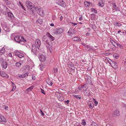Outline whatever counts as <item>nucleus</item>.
Here are the masks:
<instances>
[{"label": "nucleus", "mask_w": 126, "mask_h": 126, "mask_svg": "<svg viewBox=\"0 0 126 126\" xmlns=\"http://www.w3.org/2000/svg\"><path fill=\"white\" fill-rule=\"evenodd\" d=\"M55 1L56 3L58 5L63 7H66V3L63 0H55Z\"/></svg>", "instance_id": "1"}, {"label": "nucleus", "mask_w": 126, "mask_h": 126, "mask_svg": "<svg viewBox=\"0 0 126 126\" xmlns=\"http://www.w3.org/2000/svg\"><path fill=\"white\" fill-rule=\"evenodd\" d=\"M34 10H35L40 16H44V13L43 11L41 9L37 7H35L34 9Z\"/></svg>", "instance_id": "2"}, {"label": "nucleus", "mask_w": 126, "mask_h": 126, "mask_svg": "<svg viewBox=\"0 0 126 126\" xmlns=\"http://www.w3.org/2000/svg\"><path fill=\"white\" fill-rule=\"evenodd\" d=\"M2 60L1 61L0 60V63H1V66L3 69H6L8 65V63L6 61H4V60L3 59H0V60Z\"/></svg>", "instance_id": "3"}, {"label": "nucleus", "mask_w": 126, "mask_h": 126, "mask_svg": "<svg viewBox=\"0 0 126 126\" xmlns=\"http://www.w3.org/2000/svg\"><path fill=\"white\" fill-rule=\"evenodd\" d=\"M26 4L27 6L29 9H32V8L33 7L34 8L35 7L32 3L29 1H27Z\"/></svg>", "instance_id": "4"}, {"label": "nucleus", "mask_w": 126, "mask_h": 126, "mask_svg": "<svg viewBox=\"0 0 126 126\" xmlns=\"http://www.w3.org/2000/svg\"><path fill=\"white\" fill-rule=\"evenodd\" d=\"M63 31V29L61 28H58L55 30L54 33L55 34H59L62 33Z\"/></svg>", "instance_id": "5"}, {"label": "nucleus", "mask_w": 126, "mask_h": 126, "mask_svg": "<svg viewBox=\"0 0 126 126\" xmlns=\"http://www.w3.org/2000/svg\"><path fill=\"white\" fill-rule=\"evenodd\" d=\"M5 9H7V12L8 16L11 19H13L14 18V16L12 13L9 12V10L6 7L4 8Z\"/></svg>", "instance_id": "6"}, {"label": "nucleus", "mask_w": 126, "mask_h": 126, "mask_svg": "<svg viewBox=\"0 0 126 126\" xmlns=\"http://www.w3.org/2000/svg\"><path fill=\"white\" fill-rule=\"evenodd\" d=\"M88 88L87 84H84L83 86H79L78 88L80 90L85 91Z\"/></svg>", "instance_id": "7"}, {"label": "nucleus", "mask_w": 126, "mask_h": 126, "mask_svg": "<svg viewBox=\"0 0 126 126\" xmlns=\"http://www.w3.org/2000/svg\"><path fill=\"white\" fill-rule=\"evenodd\" d=\"M15 54L16 56H18L20 58L24 57V55L21 52L17 51L15 52Z\"/></svg>", "instance_id": "8"}, {"label": "nucleus", "mask_w": 126, "mask_h": 126, "mask_svg": "<svg viewBox=\"0 0 126 126\" xmlns=\"http://www.w3.org/2000/svg\"><path fill=\"white\" fill-rule=\"evenodd\" d=\"M109 63L111 66L114 68H116L117 67V63L114 61H111L110 62H109Z\"/></svg>", "instance_id": "9"}, {"label": "nucleus", "mask_w": 126, "mask_h": 126, "mask_svg": "<svg viewBox=\"0 0 126 126\" xmlns=\"http://www.w3.org/2000/svg\"><path fill=\"white\" fill-rule=\"evenodd\" d=\"M38 57L40 59V61L42 62L45 61L46 59L45 56L43 55H39Z\"/></svg>", "instance_id": "10"}, {"label": "nucleus", "mask_w": 126, "mask_h": 126, "mask_svg": "<svg viewBox=\"0 0 126 126\" xmlns=\"http://www.w3.org/2000/svg\"><path fill=\"white\" fill-rule=\"evenodd\" d=\"M35 44L37 47L38 49L41 45V41L40 40L38 39H36L35 41Z\"/></svg>", "instance_id": "11"}, {"label": "nucleus", "mask_w": 126, "mask_h": 126, "mask_svg": "<svg viewBox=\"0 0 126 126\" xmlns=\"http://www.w3.org/2000/svg\"><path fill=\"white\" fill-rule=\"evenodd\" d=\"M57 97L59 101H62L64 99L63 96L62 94L61 93H59V94L57 95Z\"/></svg>", "instance_id": "12"}, {"label": "nucleus", "mask_w": 126, "mask_h": 126, "mask_svg": "<svg viewBox=\"0 0 126 126\" xmlns=\"http://www.w3.org/2000/svg\"><path fill=\"white\" fill-rule=\"evenodd\" d=\"M120 115L119 110H116L114 111V113L112 114V116L114 117H116L119 116Z\"/></svg>", "instance_id": "13"}, {"label": "nucleus", "mask_w": 126, "mask_h": 126, "mask_svg": "<svg viewBox=\"0 0 126 126\" xmlns=\"http://www.w3.org/2000/svg\"><path fill=\"white\" fill-rule=\"evenodd\" d=\"M31 51L32 52H33L34 54L36 55V53L37 52V49L36 47L34 45L32 46Z\"/></svg>", "instance_id": "14"}, {"label": "nucleus", "mask_w": 126, "mask_h": 126, "mask_svg": "<svg viewBox=\"0 0 126 126\" xmlns=\"http://www.w3.org/2000/svg\"><path fill=\"white\" fill-rule=\"evenodd\" d=\"M46 34L48 37L49 38L50 40L51 41H54V38L50 34L49 32H47Z\"/></svg>", "instance_id": "15"}, {"label": "nucleus", "mask_w": 126, "mask_h": 126, "mask_svg": "<svg viewBox=\"0 0 126 126\" xmlns=\"http://www.w3.org/2000/svg\"><path fill=\"white\" fill-rule=\"evenodd\" d=\"M6 120L4 117L1 115L0 114V122H6Z\"/></svg>", "instance_id": "16"}, {"label": "nucleus", "mask_w": 126, "mask_h": 126, "mask_svg": "<svg viewBox=\"0 0 126 126\" xmlns=\"http://www.w3.org/2000/svg\"><path fill=\"white\" fill-rule=\"evenodd\" d=\"M20 36H17L16 37L14 38L15 40L18 43L20 42Z\"/></svg>", "instance_id": "17"}, {"label": "nucleus", "mask_w": 126, "mask_h": 126, "mask_svg": "<svg viewBox=\"0 0 126 126\" xmlns=\"http://www.w3.org/2000/svg\"><path fill=\"white\" fill-rule=\"evenodd\" d=\"M88 105L89 108L91 109H92L94 106V104L93 102H89L88 103Z\"/></svg>", "instance_id": "18"}, {"label": "nucleus", "mask_w": 126, "mask_h": 126, "mask_svg": "<svg viewBox=\"0 0 126 126\" xmlns=\"http://www.w3.org/2000/svg\"><path fill=\"white\" fill-rule=\"evenodd\" d=\"M104 1L101 0L99 2L98 4L99 6L102 7L104 6Z\"/></svg>", "instance_id": "19"}, {"label": "nucleus", "mask_w": 126, "mask_h": 126, "mask_svg": "<svg viewBox=\"0 0 126 126\" xmlns=\"http://www.w3.org/2000/svg\"><path fill=\"white\" fill-rule=\"evenodd\" d=\"M110 42L114 47H117L118 43H116L115 41L113 40H111Z\"/></svg>", "instance_id": "20"}, {"label": "nucleus", "mask_w": 126, "mask_h": 126, "mask_svg": "<svg viewBox=\"0 0 126 126\" xmlns=\"http://www.w3.org/2000/svg\"><path fill=\"white\" fill-rule=\"evenodd\" d=\"M47 50L48 51H49L51 52L52 51V49L51 46L49 45H47Z\"/></svg>", "instance_id": "21"}, {"label": "nucleus", "mask_w": 126, "mask_h": 126, "mask_svg": "<svg viewBox=\"0 0 126 126\" xmlns=\"http://www.w3.org/2000/svg\"><path fill=\"white\" fill-rule=\"evenodd\" d=\"M47 83L49 85L51 86L53 84V83L51 82V81L50 80L49 78H48L47 80Z\"/></svg>", "instance_id": "22"}, {"label": "nucleus", "mask_w": 126, "mask_h": 126, "mask_svg": "<svg viewBox=\"0 0 126 126\" xmlns=\"http://www.w3.org/2000/svg\"><path fill=\"white\" fill-rule=\"evenodd\" d=\"M28 73H26L24 74L19 75L18 76L19 77L24 78L25 77L27 76H28Z\"/></svg>", "instance_id": "23"}, {"label": "nucleus", "mask_w": 126, "mask_h": 126, "mask_svg": "<svg viewBox=\"0 0 126 126\" xmlns=\"http://www.w3.org/2000/svg\"><path fill=\"white\" fill-rule=\"evenodd\" d=\"M72 40L74 41H79L80 39L78 37H75L72 38Z\"/></svg>", "instance_id": "24"}, {"label": "nucleus", "mask_w": 126, "mask_h": 126, "mask_svg": "<svg viewBox=\"0 0 126 126\" xmlns=\"http://www.w3.org/2000/svg\"><path fill=\"white\" fill-rule=\"evenodd\" d=\"M36 23L37 24H41L43 22V20L41 19H38L36 21Z\"/></svg>", "instance_id": "25"}, {"label": "nucleus", "mask_w": 126, "mask_h": 126, "mask_svg": "<svg viewBox=\"0 0 126 126\" xmlns=\"http://www.w3.org/2000/svg\"><path fill=\"white\" fill-rule=\"evenodd\" d=\"M7 33L5 32H3L2 33H1V35L3 37H6L8 36V35L7 34Z\"/></svg>", "instance_id": "26"}, {"label": "nucleus", "mask_w": 126, "mask_h": 126, "mask_svg": "<svg viewBox=\"0 0 126 126\" xmlns=\"http://www.w3.org/2000/svg\"><path fill=\"white\" fill-rule=\"evenodd\" d=\"M5 52V50L4 48H3L1 50H0V55L3 54Z\"/></svg>", "instance_id": "27"}, {"label": "nucleus", "mask_w": 126, "mask_h": 126, "mask_svg": "<svg viewBox=\"0 0 126 126\" xmlns=\"http://www.w3.org/2000/svg\"><path fill=\"white\" fill-rule=\"evenodd\" d=\"M113 57L116 59H118L119 57V55L117 53H115L113 55Z\"/></svg>", "instance_id": "28"}, {"label": "nucleus", "mask_w": 126, "mask_h": 126, "mask_svg": "<svg viewBox=\"0 0 126 126\" xmlns=\"http://www.w3.org/2000/svg\"><path fill=\"white\" fill-rule=\"evenodd\" d=\"M90 4H91L92 3L88 1H85L84 2L85 6L87 7H88L90 5Z\"/></svg>", "instance_id": "29"}, {"label": "nucleus", "mask_w": 126, "mask_h": 126, "mask_svg": "<svg viewBox=\"0 0 126 126\" xmlns=\"http://www.w3.org/2000/svg\"><path fill=\"white\" fill-rule=\"evenodd\" d=\"M22 64V63L20 62H16V63L15 65L16 67H20Z\"/></svg>", "instance_id": "30"}, {"label": "nucleus", "mask_w": 126, "mask_h": 126, "mask_svg": "<svg viewBox=\"0 0 126 126\" xmlns=\"http://www.w3.org/2000/svg\"><path fill=\"white\" fill-rule=\"evenodd\" d=\"M114 10L115 11L117 10V7L115 3H113L112 4Z\"/></svg>", "instance_id": "31"}, {"label": "nucleus", "mask_w": 126, "mask_h": 126, "mask_svg": "<svg viewBox=\"0 0 126 126\" xmlns=\"http://www.w3.org/2000/svg\"><path fill=\"white\" fill-rule=\"evenodd\" d=\"M90 126H98L96 123L94 122H93Z\"/></svg>", "instance_id": "32"}, {"label": "nucleus", "mask_w": 126, "mask_h": 126, "mask_svg": "<svg viewBox=\"0 0 126 126\" xmlns=\"http://www.w3.org/2000/svg\"><path fill=\"white\" fill-rule=\"evenodd\" d=\"M114 24L116 26H120L122 25L121 24L118 23L117 22H114Z\"/></svg>", "instance_id": "33"}, {"label": "nucleus", "mask_w": 126, "mask_h": 126, "mask_svg": "<svg viewBox=\"0 0 126 126\" xmlns=\"http://www.w3.org/2000/svg\"><path fill=\"white\" fill-rule=\"evenodd\" d=\"M20 42L22 41L24 42H25L26 41V40L21 36H20Z\"/></svg>", "instance_id": "34"}, {"label": "nucleus", "mask_w": 126, "mask_h": 126, "mask_svg": "<svg viewBox=\"0 0 126 126\" xmlns=\"http://www.w3.org/2000/svg\"><path fill=\"white\" fill-rule=\"evenodd\" d=\"M19 6H21L22 7V8L24 10L25 9V7L24 6L23 4L21 3V2L20 1H19Z\"/></svg>", "instance_id": "35"}, {"label": "nucleus", "mask_w": 126, "mask_h": 126, "mask_svg": "<svg viewBox=\"0 0 126 126\" xmlns=\"http://www.w3.org/2000/svg\"><path fill=\"white\" fill-rule=\"evenodd\" d=\"M82 122L81 124L84 126H85L86 125V123L85 120L83 119L82 121Z\"/></svg>", "instance_id": "36"}, {"label": "nucleus", "mask_w": 126, "mask_h": 126, "mask_svg": "<svg viewBox=\"0 0 126 126\" xmlns=\"http://www.w3.org/2000/svg\"><path fill=\"white\" fill-rule=\"evenodd\" d=\"M33 86H32L28 88L27 89V90L29 92L31 90H32L33 89Z\"/></svg>", "instance_id": "37"}, {"label": "nucleus", "mask_w": 126, "mask_h": 126, "mask_svg": "<svg viewBox=\"0 0 126 126\" xmlns=\"http://www.w3.org/2000/svg\"><path fill=\"white\" fill-rule=\"evenodd\" d=\"M91 10L92 12H93L94 13H97V11L96 10H95L94 8H91Z\"/></svg>", "instance_id": "38"}, {"label": "nucleus", "mask_w": 126, "mask_h": 126, "mask_svg": "<svg viewBox=\"0 0 126 126\" xmlns=\"http://www.w3.org/2000/svg\"><path fill=\"white\" fill-rule=\"evenodd\" d=\"M73 96L76 98L77 99H80L81 98V97L80 96H78V95H73Z\"/></svg>", "instance_id": "39"}, {"label": "nucleus", "mask_w": 126, "mask_h": 126, "mask_svg": "<svg viewBox=\"0 0 126 126\" xmlns=\"http://www.w3.org/2000/svg\"><path fill=\"white\" fill-rule=\"evenodd\" d=\"M12 85H13V88L11 90V91H13L15 90L16 87L15 86H14V85H15L14 83H12Z\"/></svg>", "instance_id": "40"}, {"label": "nucleus", "mask_w": 126, "mask_h": 126, "mask_svg": "<svg viewBox=\"0 0 126 126\" xmlns=\"http://www.w3.org/2000/svg\"><path fill=\"white\" fill-rule=\"evenodd\" d=\"M93 99L94 101V103L95 105L96 106V105H97L98 103L96 101V100L94 99L93 98Z\"/></svg>", "instance_id": "41"}, {"label": "nucleus", "mask_w": 126, "mask_h": 126, "mask_svg": "<svg viewBox=\"0 0 126 126\" xmlns=\"http://www.w3.org/2000/svg\"><path fill=\"white\" fill-rule=\"evenodd\" d=\"M90 94V92L89 90H88L86 91V95H87L88 96Z\"/></svg>", "instance_id": "42"}, {"label": "nucleus", "mask_w": 126, "mask_h": 126, "mask_svg": "<svg viewBox=\"0 0 126 126\" xmlns=\"http://www.w3.org/2000/svg\"><path fill=\"white\" fill-rule=\"evenodd\" d=\"M3 109H5L7 110L8 109V107L6 106H3Z\"/></svg>", "instance_id": "43"}, {"label": "nucleus", "mask_w": 126, "mask_h": 126, "mask_svg": "<svg viewBox=\"0 0 126 126\" xmlns=\"http://www.w3.org/2000/svg\"><path fill=\"white\" fill-rule=\"evenodd\" d=\"M69 100H67L66 101H64V102L65 104H66V105L68 104L69 103Z\"/></svg>", "instance_id": "44"}, {"label": "nucleus", "mask_w": 126, "mask_h": 126, "mask_svg": "<svg viewBox=\"0 0 126 126\" xmlns=\"http://www.w3.org/2000/svg\"><path fill=\"white\" fill-rule=\"evenodd\" d=\"M42 67H43V65H40V69L41 71H43V68H44L43 67L42 68Z\"/></svg>", "instance_id": "45"}, {"label": "nucleus", "mask_w": 126, "mask_h": 126, "mask_svg": "<svg viewBox=\"0 0 126 126\" xmlns=\"http://www.w3.org/2000/svg\"><path fill=\"white\" fill-rule=\"evenodd\" d=\"M53 71L55 73H57L58 71V69L57 68L54 69H53Z\"/></svg>", "instance_id": "46"}, {"label": "nucleus", "mask_w": 126, "mask_h": 126, "mask_svg": "<svg viewBox=\"0 0 126 126\" xmlns=\"http://www.w3.org/2000/svg\"><path fill=\"white\" fill-rule=\"evenodd\" d=\"M5 8V7H4V8ZM4 9L5 10H6V12L5 11H3V14H4V15H6V14H7V9H4Z\"/></svg>", "instance_id": "47"}, {"label": "nucleus", "mask_w": 126, "mask_h": 126, "mask_svg": "<svg viewBox=\"0 0 126 126\" xmlns=\"http://www.w3.org/2000/svg\"><path fill=\"white\" fill-rule=\"evenodd\" d=\"M40 113L41 114L42 116L44 115V114L41 110H40Z\"/></svg>", "instance_id": "48"}, {"label": "nucleus", "mask_w": 126, "mask_h": 126, "mask_svg": "<svg viewBox=\"0 0 126 126\" xmlns=\"http://www.w3.org/2000/svg\"><path fill=\"white\" fill-rule=\"evenodd\" d=\"M0 75L3 77H4L5 76V74H3L2 73L0 72Z\"/></svg>", "instance_id": "49"}, {"label": "nucleus", "mask_w": 126, "mask_h": 126, "mask_svg": "<svg viewBox=\"0 0 126 126\" xmlns=\"http://www.w3.org/2000/svg\"><path fill=\"white\" fill-rule=\"evenodd\" d=\"M72 29L70 30V29L68 31V33H69L70 34H72V31L71 30H72Z\"/></svg>", "instance_id": "50"}, {"label": "nucleus", "mask_w": 126, "mask_h": 126, "mask_svg": "<svg viewBox=\"0 0 126 126\" xmlns=\"http://www.w3.org/2000/svg\"><path fill=\"white\" fill-rule=\"evenodd\" d=\"M41 92L44 94H45V93L44 91V90L43 89L41 90Z\"/></svg>", "instance_id": "51"}, {"label": "nucleus", "mask_w": 126, "mask_h": 126, "mask_svg": "<svg viewBox=\"0 0 126 126\" xmlns=\"http://www.w3.org/2000/svg\"><path fill=\"white\" fill-rule=\"evenodd\" d=\"M117 47H120L121 48L122 46L120 44L118 43Z\"/></svg>", "instance_id": "52"}, {"label": "nucleus", "mask_w": 126, "mask_h": 126, "mask_svg": "<svg viewBox=\"0 0 126 126\" xmlns=\"http://www.w3.org/2000/svg\"><path fill=\"white\" fill-rule=\"evenodd\" d=\"M79 20L80 21H81L83 19V18L82 16L80 17L79 18Z\"/></svg>", "instance_id": "53"}, {"label": "nucleus", "mask_w": 126, "mask_h": 126, "mask_svg": "<svg viewBox=\"0 0 126 126\" xmlns=\"http://www.w3.org/2000/svg\"><path fill=\"white\" fill-rule=\"evenodd\" d=\"M5 2H6L7 3V4H10V2H8V0H6Z\"/></svg>", "instance_id": "54"}, {"label": "nucleus", "mask_w": 126, "mask_h": 126, "mask_svg": "<svg viewBox=\"0 0 126 126\" xmlns=\"http://www.w3.org/2000/svg\"><path fill=\"white\" fill-rule=\"evenodd\" d=\"M123 63H124L125 67V68L126 70V61H124V62H123Z\"/></svg>", "instance_id": "55"}, {"label": "nucleus", "mask_w": 126, "mask_h": 126, "mask_svg": "<svg viewBox=\"0 0 126 126\" xmlns=\"http://www.w3.org/2000/svg\"><path fill=\"white\" fill-rule=\"evenodd\" d=\"M122 33L123 34L124 33V35H126V31H123L122 32Z\"/></svg>", "instance_id": "56"}, {"label": "nucleus", "mask_w": 126, "mask_h": 126, "mask_svg": "<svg viewBox=\"0 0 126 126\" xmlns=\"http://www.w3.org/2000/svg\"><path fill=\"white\" fill-rule=\"evenodd\" d=\"M72 23L73 25L74 26L77 25V23Z\"/></svg>", "instance_id": "57"}, {"label": "nucleus", "mask_w": 126, "mask_h": 126, "mask_svg": "<svg viewBox=\"0 0 126 126\" xmlns=\"http://www.w3.org/2000/svg\"><path fill=\"white\" fill-rule=\"evenodd\" d=\"M32 79L33 80H35V79L36 78L35 76L32 77Z\"/></svg>", "instance_id": "58"}, {"label": "nucleus", "mask_w": 126, "mask_h": 126, "mask_svg": "<svg viewBox=\"0 0 126 126\" xmlns=\"http://www.w3.org/2000/svg\"><path fill=\"white\" fill-rule=\"evenodd\" d=\"M9 55L10 57H12V54L11 53H10L9 54Z\"/></svg>", "instance_id": "59"}, {"label": "nucleus", "mask_w": 126, "mask_h": 126, "mask_svg": "<svg viewBox=\"0 0 126 126\" xmlns=\"http://www.w3.org/2000/svg\"><path fill=\"white\" fill-rule=\"evenodd\" d=\"M56 17L55 16H53V19L54 20H55Z\"/></svg>", "instance_id": "60"}, {"label": "nucleus", "mask_w": 126, "mask_h": 126, "mask_svg": "<svg viewBox=\"0 0 126 126\" xmlns=\"http://www.w3.org/2000/svg\"><path fill=\"white\" fill-rule=\"evenodd\" d=\"M50 25L53 27L54 26V24L53 23H51L50 24Z\"/></svg>", "instance_id": "61"}, {"label": "nucleus", "mask_w": 126, "mask_h": 126, "mask_svg": "<svg viewBox=\"0 0 126 126\" xmlns=\"http://www.w3.org/2000/svg\"><path fill=\"white\" fill-rule=\"evenodd\" d=\"M63 18V17H62V16H61L60 17V20L61 21L62 20Z\"/></svg>", "instance_id": "62"}, {"label": "nucleus", "mask_w": 126, "mask_h": 126, "mask_svg": "<svg viewBox=\"0 0 126 126\" xmlns=\"http://www.w3.org/2000/svg\"><path fill=\"white\" fill-rule=\"evenodd\" d=\"M79 125V124L78 123H76L75 124V126H78V125Z\"/></svg>", "instance_id": "63"}, {"label": "nucleus", "mask_w": 126, "mask_h": 126, "mask_svg": "<svg viewBox=\"0 0 126 126\" xmlns=\"http://www.w3.org/2000/svg\"><path fill=\"white\" fill-rule=\"evenodd\" d=\"M95 16V15L94 14H92V17H94V16Z\"/></svg>", "instance_id": "64"}]
</instances>
